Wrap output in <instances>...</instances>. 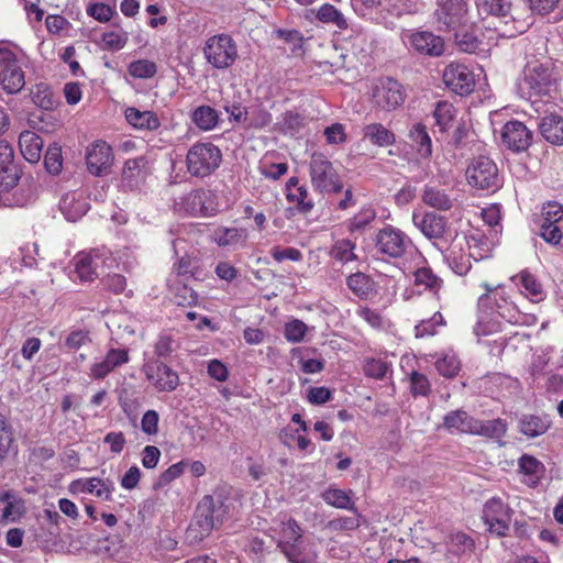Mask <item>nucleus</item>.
Returning a JSON list of instances; mask_svg holds the SVG:
<instances>
[{"instance_id": "obj_1", "label": "nucleus", "mask_w": 563, "mask_h": 563, "mask_svg": "<svg viewBox=\"0 0 563 563\" xmlns=\"http://www.w3.org/2000/svg\"><path fill=\"white\" fill-rule=\"evenodd\" d=\"M482 287L486 291L478 298L477 322L474 327L476 336H487L501 331V320L511 324H536L537 317L521 311L505 286L492 287L485 283Z\"/></svg>"}, {"instance_id": "obj_2", "label": "nucleus", "mask_w": 563, "mask_h": 563, "mask_svg": "<svg viewBox=\"0 0 563 563\" xmlns=\"http://www.w3.org/2000/svg\"><path fill=\"white\" fill-rule=\"evenodd\" d=\"M229 514V505L221 496H205L197 506L195 519L186 531L190 543L202 541Z\"/></svg>"}, {"instance_id": "obj_3", "label": "nucleus", "mask_w": 563, "mask_h": 563, "mask_svg": "<svg viewBox=\"0 0 563 563\" xmlns=\"http://www.w3.org/2000/svg\"><path fill=\"white\" fill-rule=\"evenodd\" d=\"M558 78L553 67L533 62L527 64L518 90L522 98L532 99L550 95L556 89Z\"/></svg>"}, {"instance_id": "obj_4", "label": "nucleus", "mask_w": 563, "mask_h": 563, "mask_svg": "<svg viewBox=\"0 0 563 563\" xmlns=\"http://www.w3.org/2000/svg\"><path fill=\"white\" fill-rule=\"evenodd\" d=\"M478 12L482 18L493 16L499 20L500 27L494 26L495 31L503 37H515L518 34L526 32L531 21H517L512 20L501 22V19L507 18L512 9L511 0H474Z\"/></svg>"}, {"instance_id": "obj_5", "label": "nucleus", "mask_w": 563, "mask_h": 563, "mask_svg": "<svg viewBox=\"0 0 563 563\" xmlns=\"http://www.w3.org/2000/svg\"><path fill=\"white\" fill-rule=\"evenodd\" d=\"M278 525V547L286 558L292 563H311L317 558V553L306 550L298 523L285 515Z\"/></svg>"}, {"instance_id": "obj_6", "label": "nucleus", "mask_w": 563, "mask_h": 563, "mask_svg": "<svg viewBox=\"0 0 563 563\" xmlns=\"http://www.w3.org/2000/svg\"><path fill=\"white\" fill-rule=\"evenodd\" d=\"M0 86L8 95H15L25 86V74L16 49L7 42H0Z\"/></svg>"}, {"instance_id": "obj_7", "label": "nucleus", "mask_w": 563, "mask_h": 563, "mask_svg": "<svg viewBox=\"0 0 563 563\" xmlns=\"http://www.w3.org/2000/svg\"><path fill=\"white\" fill-rule=\"evenodd\" d=\"M221 159V151L212 143H196L187 153V169L191 176L206 177L220 166Z\"/></svg>"}, {"instance_id": "obj_8", "label": "nucleus", "mask_w": 563, "mask_h": 563, "mask_svg": "<svg viewBox=\"0 0 563 563\" xmlns=\"http://www.w3.org/2000/svg\"><path fill=\"white\" fill-rule=\"evenodd\" d=\"M375 246L380 254L398 258L408 253H415L419 260L421 254L415 249L411 239L400 229L393 225H385L375 238Z\"/></svg>"}, {"instance_id": "obj_9", "label": "nucleus", "mask_w": 563, "mask_h": 563, "mask_svg": "<svg viewBox=\"0 0 563 563\" xmlns=\"http://www.w3.org/2000/svg\"><path fill=\"white\" fill-rule=\"evenodd\" d=\"M310 180L314 190L324 192H338L342 189L341 179L332 163L321 153L311 155Z\"/></svg>"}, {"instance_id": "obj_10", "label": "nucleus", "mask_w": 563, "mask_h": 563, "mask_svg": "<svg viewBox=\"0 0 563 563\" xmlns=\"http://www.w3.org/2000/svg\"><path fill=\"white\" fill-rule=\"evenodd\" d=\"M203 55L212 67L217 69H225L235 62L238 57V47L230 35H213L206 41Z\"/></svg>"}, {"instance_id": "obj_11", "label": "nucleus", "mask_w": 563, "mask_h": 563, "mask_svg": "<svg viewBox=\"0 0 563 563\" xmlns=\"http://www.w3.org/2000/svg\"><path fill=\"white\" fill-rule=\"evenodd\" d=\"M371 100L375 108L391 111L404 103L405 90L397 80L390 77L378 78L372 82Z\"/></svg>"}, {"instance_id": "obj_12", "label": "nucleus", "mask_w": 563, "mask_h": 563, "mask_svg": "<svg viewBox=\"0 0 563 563\" xmlns=\"http://www.w3.org/2000/svg\"><path fill=\"white\" fill-rule=\"evenodd\" d=\"M467 183L475 188L495 191L500 187L496 164L487 156H478L466 169Z\"/></svg>"}, {"instance_id": "obj_13", "label": "nucleus", "mask_w": 563, "mask_h": 563, "mask_svg": "<svg viewBox=\"0 0 563 563\" xmlns=\"http://www.w3.org/2000/svg\"><path fill=\"white\" fill-rule=\"evenodd\" d=\"M512 518V510L500 498L493 497L486 501L483 519L487 530L498 537L507 534Z\"/></svg>"}, {"instance_id": "obj_14", "label": "nucleus", "mask_w": 563, "mask_h": 563, "mask_svg": "<svg viewBox=\"0 0 563 563\" xmlns=\"http://www.w3.org/2000/svg\"><path fill=\"white\" fill-rule=\"evenodd\" d=\"M175 210L191 217H211L216 214V207L210 192L192 190L175 201Z\"/></svg>"}, {"instance_id": "obj_15", "label": "nucleus", "mask_w": 563, "mask_h": 563, "mask_svg": "<svg viewBox=\"0 0 563 563\" xmlns=\"http://www.w3.org/2000/svg\"><path fill=\"white\" fill-rule=\"evenodd\" d=\"M146 379L159 393H172L179 385L176 371L159 361H148L143 365Z\"/></svg>"}, {"instance_id": "obj_16", "label": "nucleus", "mask_w": 563, "mask_h": 563, "mask_svg": "<svg viewBox=\"0 0 563 563\" xmlns=\"http://www.w3.org/2000/svg\"><path fill=\"white\" fill-rule=\"evenodd\" d=\"M402 42L412 51L428 56H440L444 52L442 37L428 31H404Z\"/></svg>"}, {"instance_id": "obj_17", "label": "nucleus", "mask_w": 563, "mask_h": 563, "mask_svg": "<svg viewBox=\"0 0 563 563\" xmlns=\"http://www.w3.org/2000/svg\"><path fill=\"white\" fill-rule=\"evenodd\" d=\"M81 261H86L92 263L95 268L100 276L108 271L113 268H119L121 265L126 266L129 264L128 250H118L112 252L107 247L93 249L87 252H81Z\"/></svg>"}, {"instance_id": "obj_18", "label": "nucleus", "mask_w": 563, "mask_h": 563, "mask_svg": "<svg viewBox=\"0 0 563 563\" xmlns=\"http://www.w3.org/2000/svg\"><path fill=\"white\" fill-rule=\"evenodd\" d=\"M476 75L461 63L449 64L443 71L445 86L460 96H466L474 90Z\"/></svg>"}, {"instance_id": "obj_19", "label": "nucleus", "mask_w": 563, "mask_h": 563, "mask_svg": "<svg viewBox=\"0 0 563 563\" xmlns=\"http://www.w3.org/2000/svg\"><path fill=\"white\" fill-rule=\"evenodd\" d=\"M114 161L112 147L104 141L98 140L87 146L86 164L93 176L107 175Z\"/></svg>"}, {"instance_id": "obj_20", "label": "nucleus", "mask_w": 563, "mask_h": 563, "mask_svg": "<svg viewBox=\"0 0 563 563\" xmlns=\"http://www.w3.org/2000/svg\"><path fill=\"white\" fill-rule=\"evenodd\" d=\"M563 207L558 202H548L542 208L541 238L556 245L562 240Z\"/></svg>"}, {"instance_id": "obj_21", "label": "nucleus", "mask_w": 563, "mask_h": 563, "mask_svg": "<svg viewBox=\"0 0 563 563\" xmlns=\"http://www.w3.org/2000/svg\"><path fill=\"white\" fill-rule=\"evenodd\" d=\"M130 361L126 349H110L104 356L96 357L90 365L89 376L92 379H103L115 368Z\"/></svg>"}, {"instance_id": "obj_22", "label": "nucleus", "mask_w": 563, "mask_h": 563, "mask_svg": "<svg viewBox=\"0 0 563 563\" xmlns=\"http://www.w3.org/2000/svg\"><path fill=\"white\" fill-rule=\"evenodd\" d=\"M26 512L24 499L13 489L0 490V525L20 521Z\"/></svg>"}, {"instance_id": "obj_23", "label": "nucleus", "mask_w": 563, "mask_h": 563, "mask_svg": "<svg viewBox=\"0 0 563 563\" xmlns=\"http://www.w3.org/2000/svg\"><path fill=\"white\" fill-rule=\"evenodd\" d=\"M413 225L429 240L434 241L433 244L442 251L437 241L442 239L445 232V219L433 212L421 213L417 210L412 212Z\"/></svg>"}, {"instance_id": "obj_24", "label": "nucleus", "mask_w": 563, "mask_h": 563, "mask_svg": "<svg viewBox=\"0 0 563 563\" xmlns=\"http://www.w3.org/2000/svg\"><path fill=\"white\" fill-rule=\"evenodd\" d=\"M501 142L514 152L527 150L532 141L531 131L520 121L507 122L500 132Z\"/></svg>"}, {"instance_id": "obj_25", "label": "nucleus", "mask_w": 563, "mask_h": 563, "mask_svg": "<svg viewBox=\"0 0 563 563\" xmlns=\"http://www.w3.org/2000/svg\"><path fill=\"white\" fill-rule=\"evenodd\" d=\"M68 490L70 494H91L96 497L103 499V500H110L112 496L113 488L112 486L98 477H90V478H78L73 481L69 486Z\"/></svg>"}, {"instance_id": "obj_26", "label": "nucleus", "mask_w": 563, "mask_h": 563, "mask_svg": "<svg viewBox=\"0 0 563 563\" xmlns=\"http://www.w3.org/2000/svg\"><path fill=\"white\" fill-rule=\"evenodd\" d=\"M435 15L446 27H455L467 11L465 0H437Z\"/></svg>"}, {"instance_id": "obj_27", "label": "nucleus", "mask_w": 563, "mask_h": 563, "mask_svg": "<svg viewBox=\"0 0 563 563\" xmlns=\"http://www.w3.org/2000/svg\"><path fill=\"white\" fill-rule=\"evenodd\" d=\"M59 209L68 221L75 222L87 213L89 203L82 191H70L62 197Z\"/></svg>"}, {"instance_id": "obj_28", "label": "nucleus", "mask_w": 563, "mask_h": 563, "mask_svg": "<svg viewBox=\"0 0 563 563\" xmlns=\"http://www.w3.org/2000/svg\"><path fill=\"white\" fill-rule=\"evenodd\" d=\"M511 280L519 288L520 294L533 303L541 302L545 298V291L539 279L528 271H521Z\"/></svg>"}, {"instance_id": "obj_29", "label": "nucleus", "mask_w": 563, "mask_h": 563, "mask_svg": "<svg viewBox=\"0 0 563 563\" xmlns=\"http://www.w3.org/2000/svg\"><path fill=\"white\" fill-rule=\"evenodd\" d=\"M249 239V232L244 228L218 227L211 234V241L220 247L238 249L244 246Z\"/></svg>"}, {"instance_id": "obj_30", "label": "nucleus", "mask_w": 563, "mask_h": 563, "mask_svg": "<svg viewBox=\"0 0 563 563\" xmlns=\"http://www.w3.org/2000/svg\"><path fill=\"white\" fill-rule=\"evenodd\" d=\"M13 159L12 146L4 141H0V186L2 188H12L18 180Z\"/></svg>"}, {"instance_id": "obj_31", "label": "nucleus", "mask_w": 563, "mask_h": 563, "mask_svg": "<svg viewBox=\"0 0 563 563\" xmlns=\"http://www.w3.org/2000/svg\"><path fill=\"white\" fill-rule=\"evenodd\" d=\"M185 229L183 228H173L170 229L172 235H177L172 241V246L175 253V256L178 258L174 264V269L177 272L179 276H186L191 273V258L187 255L186 240L181 236Z\"/></svg>"}, {"instance_id": "obj_32", "label": "nucleus", "mask_w": 563, "mask_h": 563, "mask_svg": "<svg viewBox=\"0 0 563 563\" xmlns=\"http://www.w3.org/2000/svg\"><path fill=\"white\" fill-rule=\"evenodd\" d=\"M454 240H460L462 241V245L465 244L467 246V255L471 260L481 261L490 256V243L478 231L471 232L463 236L456 235Z\"/></svg>"}, {"instance_id": "obj_33", "label": "nucleus", "mask_w": 563, "mask_h": 563, "mask_svg": "<svg viewBox=\"0 0 563 563\" xmlns=\"http://www.w3.org/2000/svg\"><path fill=\"white\" fill-rule=\"evenodd\" d=\"M519 473L523 476V482L531 487L538 485L544 474V465L537 457L523 454L518 461Z\"/></svg>"}, {"instance_id": "obj_34", "label": "nucleus", "mask_w": 563, "mask_h": 563, "mask_svg": "<svg viewBox=\"0 0 563 563\" xmlns=\"http://www.w3.org/2000/svg\"><path fill=\"white\" fill-rule=\"evenodd\" d=\"M19 146L23 157L30 163H37L42 155L43 141L32 131H23L19 136Z\"/></svg>"}, {"instance_id": "obj_35", "label": "nucleus", "mask_w": 563, "mask_h": 563, "mask_svg": "<svg viewBox=\"0 0 563 563\" xmlns=\"http://www.w3.org/2000/svg\"><path fill=\"white\" fill-rule=\"evenodd\" d=\"M445 258L452 271L463 276L471 269V257L463 252L462 241L454 240L450 247L446 249Z\"/></svg>"}, {"instance_id": "obj_36", "label": "nucleus", "mask_w": 563, "mask_h": 563, "mask_svg": "<svg viewBox=\"0 0 563 563\" xmlns=\"http://www.w3.org/2000/svg\"><path fill=\"white\" fill-rule=\"evenodd\" d=\"M124 115L128 123L139 130L153 131L161 125L157 115L152 111H141L137 108L130 107L125 109Z\"/></svg>"}, {"instance_id": "obj_37", "label": "nucleus", "mask_w": 563, "mask_h": 563, "mask_svg": "<svg viewBox=\"0 0 563 563\" xmlns=\"http://www.w3.org/2000/svg\"><path fill=\"white\" fill-rule=\"evenodd\" d=\"M444 427L451 432L471 433L477 431V420L467 415L466 411L455 410L444 417Z\"/></svg>"}, {"instance_id": "obj_38", "label": "nucleus", "mask_w": 563, "mask_h": 563, "mask_svg": "<svg viewBox=\"0 0 563 563\" xmlns=\"http://www.w3.org/2000/svg\"><path fill=\"white\" fill-rule=\"evenodd\" d=\"M286 198L302 212H309L313 208V202L309 198L307 188L300 186L296 177H291L286 184Z\"/></svg>"}, {"instance_id": "obj_39", "label": "nucleus", "mask_w": 563, "mask_h": 563, "mask_svg": "<svg viewBox=\"0 0 563 563\" xmlns=\"http://www.w3.org/2000/svg\"><path fill=\"white\" fill-rule=\"evenodd\" d=\"M540 132L547 142L554 145L563 144V118L558 114H549L540 122Z\"/></svg>"}, {"instance_id": "obj_40", "label": "nucleus", "mask_w": 563, "mask_h": 563, "mask_svg": "<svg viewBox=\"0 0 563 563\" xmlns=\"http://www.w3.org/2000/svg\"><path fill=\"white\" fill-rule=\"evenodd\" d=\"M363 137L371 144L387 147L395 143V134L382 123H371L363 128Z\"/></svg>"}, {"instance_id": "obj_41", "label": "nucleus", "mask_w": 563, "mask_h": 563, "mask_svg": "<svg viewBox=\"0 0 563 563\" xmlns=\"http://www.w3.org/2000/svg\"><path fill=\"white\" fill-rule=\"evenodd\" d=\"M457 111L455 107L448 101H440L433 111L435 125L441 132H446L454 126Z\"/></svg>"}, {"instance_id": "obj_42", "label": "nucleus", "mask_w": 563, "mask_h": 563, "mask_svg": "<svg viewBox=\"0 0 563 563\" xmlns=\"http://www.w3.org/2000/svg\"><path fill=\"white\" fill-rule=\"evenodd\" d=\"M145 159L143 157L128 159L122 169V183L128 188H134L144 178Z\"/></svg>"}, {"instance_id": "obj_43", "label": "nucleus", "mask_w": 563, "mask_h": 563, "mask_svg": "<svg viewBox=\"0 0 563 563\" xmlns=\"http://www.w3.org/2000/svg\"><path fill=\"white\" fill-rule=\"evenodd\" d=\"M422 201L431 208L449 210L452 207V199L438 187L426 186L422 192Z\"/></svg>"}, {"instance_id": "obj_44", "label": "nucleus", "mask_w": 563, "mask_h": 563, "mask_svg": "<svg viewBox=\"0 0 563 563\" xmlns=\"http://www.w3.org/2000/svg\"><path fill=\"white\" fill-rule=\"evenodd\" d=\"M30 96L33 103L43 110H52L57 103L51 87L44 82L33 86Z\"/></svg>"}, {"instance_id": "obj_45", "label": "nucleus", "mask_w": 563, "mask_h": 563, "mask_svg": "<svg viewBox=\"0 0 563 563\" xmlns=\"http://www.w3.org/2000/svg\"><path fill=\"white\" fill-rule=\"evenodd\" d=\"M192 121L200 130L211 131L219 123V114L209 106H200L192 112Z\"/></svg>"}, {"instance_id": "obj_46", "label": "nucleus", "mask_w": 563, "mask_h": 563, "mask_svg": "<svg viewBox=\"0 0 563 563\" xmlns=\"http://www.w3.org/2000/svg\"><path fill=\"white\" fill-rule=\"evenodd\" d=\"M409 137L415 143L417 151L422 157H428L432 153L431 139L427 129L421 123H416L409 131Z\"/></svg>"}, {"instance_id": "obj_47", "label": "nucleus", "mask_w": 563, "mask_h": 563, "mask_svg": "<svg viewBox=\"0 0 563 563\" xmlns=\"http://www.w3.org/2000/svg\"><path fill=\"white\" fill-rule=\"evenodd\" d=\"M128 73L135 79H150L157 73V65L150 59H136L128 65Z\"/></svg>"}, {"instance_id": "obj_48", "label": "nucleus", "mask_w": 563, "mask_h": 563, "mask_svg": "<svg viewBox=\"0 0 563 563\" xmlns=\"http://www.w3.org/2000/svg\"><path fill=\"white\" fill-rule=\"evenodd\" d=\"M350 290L360 298H366L373 290V284L368 276L363 273H355L346 280Z\"/></svg>"}, {"instance_id": "obj_49", "label": "nucleus", "mask_w": 563, "mask_h": 563, "mask_svg": "<svg viewBox=\"0 0 563 563\" xmlns=\"http://www.w3.org/2000/svg\"><path fill=\"white\" fill-rule=\"evenodd\" d=\"M549 428V422L537 416H526L520 420V431L530 438L539 437Z\"/></svg>"}, {"instance_id": "obj_50", "label": "nucleus", "mask_w": 563, "mask_h": 563, "mask_svg": "<svg viewBox=\"0 0 563 563\" xmlns=\"http://www.w3.org/2000/svg\"><path fill=\"white\" fill-rule=\"evenodd\" d=\"M317 18L319 21L323 23H332L341 30L347 27V22L342 12H340L334 5L324 3L322 4L318 12Z\"/></svg>"}, {"instance_id": "obj_51", "label": "nucleus", "mask_w": 563, "mask_h": 563, "mask_svg": "<svg viewBox=\"0 0 563 563\" xmlns=\"http://www.w3.org/2000/svg\"><path fill=\"white\" fill-rule=\"evenodd\" d=\"M323 499L328 505H331L335 508L353 510V501L350 496V493L339 489V488H329L323 493Z\"/></svg>"}, {"instance_id": "obj_52", "label": "nucleus", "mask_w": 563, "mask_h": 563, "mask_svg": "<svg viewBox=\"0 0 563 563\" xmlns=\"http://www.w3.org/2000/svg\"><path fill=\"white\" fill-rule=\"evenodd\" d=\"M476 429L478 430L474 431V434L486 435L493 439H500L505 435L507 427L501 419H495L485 422L477 420Z\"/></svg>"}, {"instance_id": "obj_53", "label": "nucleus", "mask_w": 563, "mask_h": 563, "mask_svg": "<svg viewBox=\"0 0 563 563\" xmlns=\"http://www.w3.org/2000/svg\"><path fill=\"white\" fill-rule=\"evenodd\" d=\"M129 40V34L123 30L104 32L101 37L102 45L110 51L122 49Z\"/></svg>"}, {"instance_id": "obj_54", "label": "nucleus", "mask_w": 563, "mask_h": 563, "mask_svg": "<svg viewBox=\"0 0 563 563\" xmlns=\"http://www.w3.org/2000/svg\"><path fill=\"white\" fill-rule=\"evenodd\" d=\"M81 252H79L73 260V264L75 267V274L77 278L81 282H91L99 277L98 273L92 263L86 261H81Z\"/></svg>"}, {"instance_id": "obj_55", "label": "nucleus", "mask_w": 563, "mask_h": 563, "mask_svg": "<svg viewBox=\"0 0 563 563\" xmlns=\"http://www.w3.org/2000/svg\"><path fill=\"white\" fill-rule=\"evenodd\" d=\"M355 244L347 240H339L334 243L331 250V255L343 263H347L356 258L354 254Z\"/></svg>"}, {"instance_id": "obj_56", "label": "nucleus", "mask_w": 563, "mask_h": 563, "mask_svg": "<svg viewBox=\"0 0 563 563\" xmlns=\"http://www.w3.org/2000/svg\"><path fill=\"white\" fill-rule=\"evenodd\" d=\"M273 34L277 38L284 41L285 43H288L291 46L292 53L298 54L299 52L302 51L303 36L299 31L276 29L274 30Z\"/></svg>"}, {"instance_id": "obj_57", "label": "nucleus", "mask_w": 563, "mask_h": 563, "mask_svg": "<svg viewBox=\"0 0 563 563\" xmlns=\"http://www.w3.org/2000/svg\"><path fill=\"white\" fill-rule=\"evenodd\" d=\"M13 443V430L5 417L0 413V461L3 460Z\"/></svg>"}, {"instance_id": "obj_58", "label": "nucleus", "mask_w": 563, "mask_h": 563, "mask_svg": "<svg viewBox=\"0 0 563 563\" xmlns=\"http://www.w3.org/2000/svg\"><path fill=\"white\" fill-rule=\"evenodd\" d=\"M415 284L423 289H438L440 288L441 280L431 272L430 268L421 267L413 273Z\"/></svg>"}, {"instance_id": "obj_59", "label": "nucleus", "mask_w": 563, "mask_h": 563, "mask_svg": "<svg viewBox=\"0 0 563 563\" xmlns=\"http://www.w3.org/2000/svg\"><path fill=\"white\" fill-rule=\"evenodd\" d=\"M86 12L98 22L106 23L112 19L115 9L103 2H95L87 5Z\"/></svg>"}, {"instance_id": "obj_60", "label": "nucleus", "mask_w": 563, "mask_h": 563, "mask_svg": "<svg viewBox=\"0 0 563 563\" xmlns=\"http://www.w3.org/2000/svg\"><path fill=\"white\" fill-rule=\"evenodd\" d=\"M44 165L49 174L57 175L63 167L62 150L57 145L49 146L44 156Z\"/></svg>"}, {"instance_id": "obj_61", "label": "nucleus", "mask_w": 563, "mask_h": 563, "mask_svg": "<svg viewBox=\"0 0 563 563\" xmlns=\"http://www.w3.org/2000/svg\"><path fill=\"white\" fill-rule=\"evenodd\" d=\"M435 367L441 375L453 377L460 369V362L455 354L446 353L437 361Z\"/></svg>"}, {"instance_id": "obj_62", "label": "nucleus", "mask_w": 563, "mask_h": 563, "mask_svg": "<svg viewBox=\"0 0 563 563\" xmlns=\"http://www.w3.org/2000/svg\"><path fill=\"white\" fill-rule=\"evenodd\" d=\"M307 325L305 322L294 319L285 324L284 335L288 342H301L307 333Z\"/></svg>"}, {"instance_id": "obj_63", "label": "nucleus", "mask_w": 563, "mask_h": 563, "mask_svg": "<svg viewBox=\"0 0 563 563\" xmlns=\"http://www.w3.org/2000/svg\"><path fill=\"white\" fill-rule=\"evenodd\" d=\"M376 217V212L371 207L362 208L349 222L350 231H358L369 224Z\"/></svg>"}, {"instance_id": "obj_64", "label": "nucleus", "mask_w": 563, "mask_h": 563, "mask_svg": "<svg viewBox=\"0 0 563 563\" xmlns=\"http://www.w3.org/2000/svg\"><path fill=\"white\" fill-rule=\"evenodd\" d=\"M473 540L465 533L457 532L450 537L449 551L455 554H462L472 551Z\"/></svg>"}]
</instances>
